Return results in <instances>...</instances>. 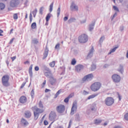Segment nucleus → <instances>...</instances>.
<instances>
[{
	"mask_svg": "<svg viewBox=\"0 0 128 128\" xmlns=\"http://www.w3.org/2000/svg\"><path fill=\"white\" fill-rule=\"evenodd\" d=\"M32 108L33 110L36 111V112H34V120H38V116H39L40 114H42V113L44 112V110L38 108V107H36V106L32 107Z\"/></svg>",
	"mask_w": 128,
	"mask_h": 128,
	"instance_id": "nucleus-1",
	"label": "nucleus"
},
{
	"mask_svg": "<svg viewBox=\"0 0 128 128\" xmlns=\"http://www.w3.org/2000/svg\"><path fill=\"white\" fill-rule=\"evenodd\" d=\"M10 76L8 75H4L2 78V86H6L8 88V86H10Z\"/></svg>",
	"mask_w": 128,
	"mask_h": 128,
	"instance_id": "nucleus-2",
	"label": "nucleus"
},
{
	"mask_svg": "<svg viewBox=\"0 0 128 128\" xmlns=\"http://www.w3.org/2000/svg\"><path fill=\"white\" fill-rule=\"evenodd\" d=\"M100 86H102V84L100 82H96L91 86V90L92 92H98L100 88Z\"/></svg>",
	"mask_w": 128,
	"mask_h": 128,
	"instance_id": "nucleus-3",
	"label": "nucleus"
},
{
	"mask_svg": "<svg viewBox=\"0 0 128 128\" xmlns=\"http://www.w3.org/2000/svg\"><path fill=\"white\" fill-rule=\"evenodd\" d=\"M88 36L86 34H82L78 37V40L81 44H84L88 40Z\"/></svg>",
	"mask_w": 128,
	"mask_h": 128,
	"instance_id": "nucleus-4",
	"label": "nucleus"
},
{
	"mask_svg": "<svg viewBox=\"0 0 128 128\" xmlns=\"http://www.w3.org/2000/svg\"><path fill=\"white\" fill-rule=\"evenodd\" d=\"M114 98L112 97H108L105 100V104L106 106H112L114 104Z\"/></svg>",
	"mask_w": 128,
	"mask_h": 128,
	"instance_id": "nucleus-5",
	"label": "nucleus"
},
{
	"mask_svg": "<svg viewBox=\"0 0 128 128\" xmlns=\"http://www.w3.org/2000/svg\"><path fill=\"white\" fill-rule=\"evenodd\" d=\"M76 110H78V103L76 101H75L72 104V106L71 108L70 114L72 116H74V113L76 112Z\"/></svg>",
	"mask_w": 128,
	"mask_h": 128,
	"instance_id": "nucleus-6",
	"label": "nucleus"
},
{
	"mask_svg": "<svg viewBox=\"0 0 128 128\" xmlns=\"http://www.w3.org/2000/svg\"><path fill=\"white\" fill-rule=\"evenodd\" d=\"M70 10L71 12H78V6L74 2H72L70 6Z\"/></svg>",
	"mask_w": 128,
	"mask_h": 128,
	"instance_id": "nucleus-7",
	"label": "nucleus"
},
{
	"mask_svg": "<svg viewBox=\"0 0 128 128\" xmlns=\"http://www.w3.org/2000/svg\"><path fill=\"white\" fill-rule=\"evenodd\" d=\"M56 110H57L58 114H62V112H64V110H66V106L64 105L60 104L56 108Z\"/></svg>",
	"mask_w": 128,
	"mask_h": 128,
	"instance_id": "nucleus-8",
	"label": "nucleus"
},
{
	"mask_svg": "<svg viewBox=\"0 0 128 128\" xmlns=\"http://www.w3.org/2000/svg\"><path fill=\"white\" fill-rule=\"evenodd\" d=\"M94 78V74H90L88 75L85 76L82 79L83 82H90Z\"/></svg>",
	"mask_w": 128,
	"mask_h": 128,
	"instance_id": "nucleus-9",
	"label": "nucleus"
},
{
	"mask_svg": "<svg viewBox=\"0 0 128 128\" xmlns=\"http://www.w3.org/2000/svg\"><path fill=\"white\" fill-rule=\"evenodd\" d=\"M112 78L114 82H120V76L118 74H113Z\"/></svg>",
	"mask_w": 128,
	"mask_h": 128,
	"instance_id": "nucleus-10",
	"label": "nucleus"
},
{
	"mask_svg": "<svg viewBox=\"0 0 128 128\" xmlns=\"http://www.w3.org/2000/svg\"><path fill=\"white\" fill-rule=\"evenodd\" d=\"M56 118V114L54 111H52L49 114L50 120H54Z\"/></svg>",
	"mask_w": 128,
	"mask_h": 128,
	"instance_id": "nucleus-11",
	"label": "nucleus"
},
{
	"mask_svg": "<svg viewBox=\"0 0 128 128\" xmlns=\"http://www.w3.org/2000/svg\"><path fill=\"white\" fill-rule=\"evenodd\" d=\"M49 82L52 86H55L56 84V79L52 76L50 78Z\"/></svg>",
	"mask_w": 128,
	"mask_h": 128,
	"instance_id": "nucleus-12",
	"label": "nucleus"
},
{
	"mask_svg": "<svg viewBox=\"0 0 128 128\" xmlns=\"http://www.w3.org/2000/svg\"><path fill=\"white\" fill-rule=\"evenodd\" d=\"M76 70L78 72H80V70H84V66L82 64H78L76 66Z\"/></svg>",
	"mask_w": 128,
	"mask_h": 128,
	"instance_id": "nucleus-13",
	"label": "nucleus"
},
{
	"mask_svg": "<svg viewBox=\"0 0 128 128\" xmlns=\"http://www.w3.org/2000/svg\"><path fill=\"white\" fill-rule=\"evenodd\" d=\"M94 47H92L88 54V56H87L88 58H92V56H94Z\"/></svg>",
	"mask_w": 128,
	"mask_h": 128,
	"instance_id": "nucleus-14",
	"label": "nucleus"
},
{
	"mask_svg": "<svg viewBox=\"0 0 128 128\" xmlns=\"http://www.w3.org/2000/svg\"><path fill=\"white\" fill-rule=\"evenodd\" d=\"M48 52H50V50H48V46H46L44 52V56L42 58L43 60H45L48 54Z\"/></svg>",
	"mask_w": 128,
	"mask_h": 128,
	"instance_id": "nucleus-15",
	"label": "nucleus"
},
{
	"mask_svg": "<svg viewBox=\"0 0 128 128\" xmlns=\"http://www.w3.org/2000/svg\"><path fill=\"white\" fill-rule=\"evenodd\" d=\"M10 6L12 8H15V6H18V2H16V0H12L10 2Z\"/></svg>",
	"mask_w": 128,
	"mask_h": 128,
	"instance_id": "nucleus-16",
	"label": "nucleus"
},
{
	"mask_svg": "<svg viewBox=\"0 0 128 128\" xmlns=\"http://www.w3.org/2000/svg\"><path fill=\"white\" fill-rule=\"evenodd\" d=\"M20 102L21 104H24L26 102V97L25 96H22L20 98Z\"/></svg>",
	"mask_w": 128,
	"mask_h": 128,
	"instance_id": "nucleus-17",
	"label": "nucleus"
},
{
	"mask_svg": "<svg viewBox=\"0 0 128 128\" xmlns=\"http://www.w3.org/2000/svg\"><path fill=\"white\" fill-rule=\"evenodd\" d=\"M24 114L26 118H30V116H32V112H30L29 110L26 111Z\"/></svg>",
	"mask_w": 128,
	"mask_h": 128,
	"instance_id": "nucleus-18",
	"label": "nucleus"
},
{
	"mask_svg": "<svg viewBox=\"0 0 128 128\" xmlns=\"http://www.w3.org/2000/svg\"><path fill=\"white\" fill-rule=\"evenodd\" d=\"M21 122L22 124H24V126H28V122L26 120L24 119V118H22L21 120Z\"/></svg>",
	"mask_w": 128,
	"mask_h": 128,
	"instance_id": "nucleus-19",
	"label": "nucleus"
},
{
	"mask_svg": "<svg viewBox=\"0 0 128 128\" xmlns=\"http://www.w3.org/2000/svg\"><path fill=\"white\" fill-rule=\"evenodd\" d=\"M31 44H34V46H36V44H38V40L36 38H34L32 40Z\"/></svg>",
	"mask_w": 128,
	"mask_h": 128,
	"instance_id": "nucleus-20",
	"label": "nucleus"
},
{
	"mask_svg": "<svg viewBox=\"0 0 128 128\" xmlns=\"http://www.w3.org/2000/svg\"><path fill=\"white\" fill-rule=\"evenodd\" d=\"M44 74L45 76H46V78H50L52 76L51 75L52 71L50 70V72H45Z\"/></svg>",
	"mask_w": 128,
	"mask_h": 128,
	"instance_id": "nucleus-21",
	"label": "nucleus"
},
{
	"mask_svg": "<svg viewBox=\"0 0 128 128\" xmlns=\"http://www.w3.org/2000/svg\"><path fill=\"white\" fill-rule=\"evenodd\" d=\"M96 24V23L94 22L92 23L90 26H89V30L90 32H92V30H94V26Z\"/></svg>",
	"mask_w": 128,
	"mask_h": 128,
	"instance_id": "nucleus-22",
	"label": "nucleus"
},
{
	"mask_svg": "<svg viewBox=\"0 0 128 128\" xmlns=\"http://www.w3.org/2000/svg\"><path fill=\"white\" fill-rule=\"evenodd\" d=\"M118 72H120V74H122L124 72V66H122V64L120 65L119 68L118 69Z\"/></svg>",
	"mask_w": 128,
	"mask_h": 128,
	"instance_id": "nucleus-23",
	"label": "nucleus"
},
{
	"mask_svg": "<svg viewBox=\"0 0 128 128\" xmlns=\"http://www.w3.org/2000/svg\"><path fill=\"white\" fill-rule=\"evenodd\" d=\"M76 20V19L74 18H72L70 20H68V24H72V22H74Z\"/></svg>",
	"mask_w": 128,
	"mask_h": 128,
	"instance_id": "nucleus-24",
	"label": "nucleus"
},
{
	"mask_svg": "<svg viewBox=\"0 0 128 128\" xmlns=\"http://www.w3.org/2000/svg\"><path fill=\"white\" fill-rule=\"evenodd\" d=\"M42 68L44 70H46V72H50V69L48 68L46 66V65H43Z\"/></svg>",
	"mask_w": 128,
	"mask_h": 128,
	"instance_id": "nucleus-25",
	"label": "nucleus"
},
{
	"mask_svg": "<svg viewBox=\"0 0 128 128\" xmlns=\"http://www.w3.org/2000/svg\"><path fill=\"white\" fill-rule=\"evenodd\" d=\"M118 46H116L114 48H113L112 49H111L110 50V52L108 53V54H110L112 53V52H116V49L118 48Z\"/></svg>",
	"mask_w": 128,
	"mask_h": 128,
	"instance_id": "nucleus-26",
	"label": "nucleus"
},
{
	"mask_svg": "<svg viewBox=\"0 0 128 128\" xmlns=\"http://www.w3.org/2000/svg\"><path fill=\"white\" fill-rule=\"evenodd\" d=\"M96 66L94 64H92L91 66V70L92 72H94V70H96Z\"/></svg>",
	"mask_w": 128,
	"mask_h": 128,
	"instance_id": "nucleus-27",
	"label": "nucleus"
},
{
	"mask_svg": "<svg viewBox=\"0 0 128 128\" xmlns=\"http://www.w3.org/2000/svg\"><path fill=\"white\" fill-rule=\"evenodd\" d=\"M30 96H31L32 98H34V89H32L30 92Z\"/></svg>",
	"mask_w": 128,
	"mask_h": 128,
	"instance_id": "nucleus-28",
	"label": "nucleus"
},
{
	"mask_svg": "<svg viewBox=\"0 0 128 128\" xmlns=\"http://www.w3.org/2000/svg\"><path fill=\"white\" fill-rule=\"evenodd\" d=\"M54 8V2H52L50 6L49 12H52V8Z\"/></svg>",
	"mask_w": 128,
	"mask_h": 128,
	"instance_id": "nucleus-29",
	"label": "nucleus"
},
{
	"mask_svg": "<svg viewBox=\"0 0 128 128\" xmlns=\"http://www.w3.org/2000/svg\"><path fill=\"white\" fill-rule=\"evenodd\" d=\"M4 8H6V6L3 3H0V10H2L4 9Z\"/></svg>",
	"mask_w": 128,
	"mask_h": 128,
	"instance_id": "nucleus-30",
	"label": "nucleus"
},
{
	"mask_svg": "<svg viewBox=\"0 0 128 128\" xmlns=\"http://www.w3.org/2000/svg\"><path fill=\"white\" fill-rule=\"evenodd\" d=\"M50 16L51 14H50V13L48 14L46 18V22H48V20H50Z\"/></svg>",
	"mask_w": 128,
	"mask_h": 128,
	"instance_id": "nucleus-31",
	"label": "nucleus"
},
{
	"mask_svg": "<svg viewBox=\"0 0 128 128\" xmlns=\"http://www.w3.org/2000/svg\"><path fill=\"white\" fill-rule=\"evenodd\" d=\"M31 28L32 30H34V28H36V23L33 22L31 25Z\"/></svg>",
	"mask_w": 128,
	"mask_h": 128,
	"instance_id": "nucleus-32",
	"label": "nucleus"
},
{
	"mask_svg": "<svg viewBox=\"0 0 128 128\" xmlns=\"http://www.w3.org/2000/svg\"><path fill=\"white\" fill-rule=\"evenodd\" d=\"M60 14V6L57 10V16L58 18Z\"/></svg>",
	"mask_w": 128,
	"mask_h": 128,
	"instance_id": "nucleus-33",
	"label": "nucleus"
},
{
	"mask_svg": "<svg viewBox=\"0 0 128 128\" xmlns=\"http://www.w3.org/2000/svg\"><path fill=\"white\" fill-rule=\"evenodd\" d=\"M38 12V9L36 8L32 12V14L34 16V18H36V13Z\"/></svg>",
	"mask_w": 128,
	"mask_h": 128,
	"instance_id": "nucleus-34",
	"label": "nucleus"
},
{
	"mask_svg": "<svg viewBox=\"0 0 128 128\" xmlns=\"http://www.w3.org/2000/svg\"><path fill=\"white\" fill-rule=\"evenodd\" d=\"M97 96L98 94L91 95L88 98V100H92V98H96V96Z\"/></svg>",
	"mask_w": 128,
	"mask_h": 128,
	"instance_id": "nucleus-35",
	"label": "nucleus"
},
{
	"mask_svg": "<svg viewBox=\"0 0 128 128\" xmlns=\"http://www.w3.org/2000/svg\"><path fill=\"white\" fill-rule=\"evenodd\" d=\"M76 64V58H73L71 62V64H72V66H75Z\"/></svg>",
	"mask_w": 128,
	"mask_h": 128,
	"instance_id": "nucleus-36",
	"label": "nucleus"
},
{
	"mask_svg": "<svg viewBox=\"0 0 128 128\" xmlns=\"http://www.w3.org/2000/svg\"><path fill=\"white\" fill-rule=\"evenodd\" d=\"M102 122V120H100L96 119L94 121V124H100Z\"/></svg>",
	"mask_w": 128,
	"mask_h": 128,
	"instance_id": "nucleus-37",
	"label": "nucleus"
},
{
	"mask_svg": "<svg viewBox=\"0 0 128 128\" xmlns=\"http://www.w3.org/2000/svg\"><path fill=\"white\" fill-rule=\"evenodd\" d=\"M62 92V90H60L57 92L56 94H55V98H58V96Z\"/></svg>",
	"mask_w": 128,
	"mask_h": 128,
	"instance_id": "nucleus-38",
	"label": "nucleus"
},
{
	"mask_svg": "<svg viewBox=\"0 0 128 128\" xmlns=\"http://www.w3.org/2000/svg\"><path fill=\"white\" fill-rule=\"evenodd\" d=\"M13 18L14 20H18V14H14L13 15Z\"/></svg>",
	"mask_w": 128,
	"mask_h": 128,
	"instance_id": "nucleus-39",
	"label": "nucleus"
},
{
	"mask_svg": "<svg viewBox=\"0 0 128 128\" xmlns=\"http://www.w3.org/2000/svg\"><path fill=\"white\" fill-rule=\"evenodd\" d=\"M55 64H56V63H55L54 61H53L50 64V66H51V68H54V66Z\"/></svg>",
	"mask_w": 128,
	"mask_h": 128,
	"instance_id": "nucleus-40",
	"label": "nucleus"
},
{
	"mask_svg": "<svg viewBox=\"0 0 128 128\" xmlns=\"http://www.w3.org/2000/svg\"><path fill=\"white\" fill-rule=\"evenodd\" d=\"M104 36H102L100 38V40H99V42L100 44H102V42H104Z\"/></svg>",
	"mask_w": 128,
	"mask_h": 128,
	"instance_id": "nucleus-41",
	"label": "nucleus"
},
{
	"mask_svg": "<svg viewBox=\"0 0 128 128\" xmlns=\"http://www.w3.org/2000/svg\"><path fill=\"white\" fill-rule=\"evenodd\" d=\"M30 76V80L32 78V70L28 71Z\"/></svg>",
	"mask_w": 128,
	"mask_h": 128,
	"instance_id": "nucleus-42",
	"label": "nucleus"
},
{
	"mask_svg": "<svg viewBox=\"0 0 128 128\" xmlns=\"http://www.w3.org/2000/svg\"><path fill=\"white\" fill-rule=\"evenodd\" d=\"M113 8L116 12H120V10H118V7H116V6H114Z\"/></svg>",
	"mask_w": 128,
	"mask_h": 128,
	"instance_id": "nucleus-43",
	"label": "nucleus"
},
{
	"mask_svg": "<svg viewBox=\"0 0 128 128\" xmlns=\"http://www.w3.org/2000/svg\"><path fill=\"white\" fill-rule=\"evenodd\" d=\"M42 12H44V7H41L40 9V14H42Z\"/></svg>",
	"mask_w": 128,
	"mask_h": 128,
	"instance_id": "nucleus-44",
	"label": "nucleus"
},
{
	"mask_svg": "<svg viewBox=\"0 0 128 128\" xmlns=\"http://www.w3.org/2000/svg\"><path fill=\"white\" fill-rule=\"evenodd\" d=\"M68 100H70V99L68 97H67L64 100V102L68 104Z\"/></svg>",
	"mask_w": 128,
	"mask_h": 128,
	"instance_id": "nucleus-45",
	"label": "nucleus"
},
{
	"mask_svg": "<svg viewBox=\"0 0 128 128\" xmlns=\"http://www.w3.org/2000/svg\"><path fill=\"white\" fill-rule=\"evenodd\" d=\"M30 22H32V13L30 14Z\"/></svg>",
	"mask_w": 128,
	"mask_h": 128,
	"instance_id": "nucleus-46",
	"label": "nucleus"
},
{
	"mask_svg": "<svg viewBox=\"0 0 128 128\" xmlns=\"http://www.w3.org/2000/svg\"><path fill=\"white\" fill-rule=\"evenodd\" d=\"M39 106L40 108H44V105H42V102L40 101L39 102Z\"/></svg>",
	"mask_w": 128,
	"mask_h": 128,
	"instance_id": "nucleus-47",
	"label": "nucleus"
},
{
	"mask_svg": "<svg viewBox=\"0 0 128 128\" xmlns=\"http://www.w3.org/2000/svg\"><path fill=\"white\" fill-rule=\"evenodd\" d=\"M55 49L56 50H60V44H58L55 46Z\"/></svg>",
	"mask_w": 128,
	"mask_h": 128,
	"instance_id": "nucleus-48",
	"label": "nucleus"
},
{
	"mask_svg": "<svg viewBox=\"0 0 128 128\" xmlns=\"http://www.w3.org/2000/svg\"><path fill=\"white\" fill-rule=\"evenodd\" d=\"M72 120H70L69 122L68 128H70V126H72Z\"/></svg>",
	"mask_w": 128,
	"mask_h": 128,
	"instance_id": "nucleus-49",
	"label": "nucleus"
},
{
	"mask_svg": "<svg viewBox=\"0 0 128 128\" xmlns=\"http://www.w3.org/2000/svg\"><path fill=\"white\" fill-rule=\"evenodd\" d=\"M26 82H24L20 86V88H23L26 86Z\"/></svg>",
	"mask_w": 128,
	"mask_h": 128,
	"instance_id": "nucleus-50",
	"label": "nucleus"
},
{
	"mask_svg": "<svg viewBox=\"0 0 128 128\" xmlns=\"http://www.w3.org/2000/svg\"><path fill=\"white\" fill-rule=\"evenodd\" d=\"M124 118L126 120H128V113H126L124 115Z\"/></svg>",
	"mask_w": 128,
	"mask_h": 128,
	"instance_id": "nucleus-51",
	"label": "nucleus"
},
{
	"mask_svg": "<svg viewBox=\"0 0 128 128\" xmlns=\"http://www.w3.org/2000/svg\"><path fill=\"white\" fill-rule=\"evenodd\" d=\"M83 94L84 96H86L87 94H88V92L86 91L85 90H84L83 92Z\"/></svg>",
	"mask_w": 128,
	"mask_h": 128,
	"instance_id": "nucleus-52",
	"label": "nucleus"
},
{
	"mask_svg": "<svg viewBox=\"0 0 128 128\" xmlns=\"http://www.w3.org/2000/svg\"><path fill=\"white\" fill-rule=\"evenodd\" d=\"M76 118L77 120H80V114H76Z\"/></svg>",
	"mask_w": 128,
	"mask_h": 128,
	"instance_id": "nucleus-53",
	"label": "nucleus"
},
{
	"mask_svg": "<svg viewBox=\"0 0 128 128\" xmlns=\"http://www.w3.org/2000/svg\"><path fill=\"white\" fill-rule=\"evenodd\" d=\"M14 38H12L10 40V42H9V44H12V42H14Z\"/></svg>",
	"mask_w": 128,
	"mask_h": 128,
	"instance_id": "nucleus-54",
	"label": "nucleus"
},
{
	"mask_svg": "<svg viewBox=\"0 0 128 128\" xmlns=\"http://www.w3.org/2000/svg\"><path fill=\"white\" fill-rule=\"evenodd\" d=\"M34 70L36 72H38L40 70V68H38V66H36L34 68Z\"/></svg>",
	"mask_w": 128,
	"mask_h": 128,
	"instance_id": "nucleus-55",
	"label": "nucleus"
},
{
	"mask_svg": "<svg viewBox=\"0 0 128 128\" xmlns=\"http://www.w3.org/2000/svg\"><path fill=\"white\" fill-rule=\"evenodd\" d=\"M46 84V80H44V82H42V88H44V86Z\"/></svg>",
	"mask_w": 128,
	"mask_h": 128,
	"instance_id": "nucleus-56",
	"label": "nucleus"
},
{
	"mask_svg": "<svg viewBox=\"0 0 128 128\" xmlns=\"http://www.w3.org/2000/svg\"><path fill=\"white\" fill-rule=\"evenodd\" d=\"M44 126H48V122L45 120H44Z\"/></svg>",
	"mask_w": 128,
	"mask_h": 128,
	"instance_id": "nucleus-57",
	"label": "nucleus"
},
{
	"mask_svg": "<svg viewBox=\"0 0 128 128\" xmlns=\"http://www.w3.org/2000/svg\"><path fill=\"white\" fill-rule=\"evenodd\" d=\"M68 20V16H66L64 18V22H66V20Z\"/></svg>",
	"mask_w": 128,
	"mask_h": 128,
	"instance_id": "nucleus-58",
	"label": "nucleus"
},
{
	"mask_svg": "<svg viewBox=\"0 0 128 128\" xmlns=\"http://www.w3.org/2000/svg\"><path fill=\"white\" fill-rule=\"evenodd\" d=\"M11 60H12V62H14L16 58V56H14L13 57L10 58Z\"/></svg>",
	"mask_w": 128,
	"mask_h": 128,
	"instance_id": "nucleus-59",
	"label": "nucleus"
},
{
	"mask_svg": "<svg viewBox=\"0 0 128 128\" xmlns=\"http://www.w3.org/2000/svg\"><path fill=\"white\" fill-rule=\"evenodd\" d=\"M124 26H121L120 28V30L121 32H122V30H124Z\"/></svg>",
	"mask_w": 128,
	"mask_h": 128,
	"instance_id": "nucleus-60",
	"label": "nucleus"
},
{
	"mask_svg": "<svg viewBox=\"0 0 128 128\" xmlns=\"http://www.w3.org/2000/svg\"><path fill=\"white\" fill-rule=\"evenodd\" d=\"M118 95L119 100H122V96H120L118 93Z\"/></svg>",
	"mask_w": 128,
	"mask_h": 128,
	"instance_id": "nucleus-61",
	"label": "nucleus"
},
{
	"mask_svg": "<svg viewBox=\"0 0 128 128\" xmlns=\"http://www.w3.org/2000/svg\"><path fill=\"white\" fill-rule=\"evenodd\" d=\"M4 32V30L0 29V36H2L4 35L2 34Z\"/></svg>",
	"mask_w": 128,
	"mask_h": 128,
	"instance_id": "nucleus-62",
	"label": "nucleus"
},
{
	"mask_svg": "<svg viewBox=\"0 0 128 128\" xmlns=\"http://www.w3.org/2000/svg\"><path fill=\"white\" fill-rule=\"evenodd\" d=\"M32 70V64H31L29 68L28 71Z\"/></svg>",
	"mask_w": 128,
	"mask_h": 128,
	"instance_id": "nucleus-63",
	"label": "nucleus"
},
{
	"mask_svg": "<svg viewBox=\"0 0 128 128\" xmlns=\"http://www.w3.org/2000/svg\"><path fill=\"white\" fill-rule=\"evenodd\" d=\"M114 128H122L120 126H115Z\"/></svg>",
	"mask_w": 128,
	"mask_h": 128,
	"instance_id": "nucleus-64",
	"label": "nucleus"
}]
</instances>
